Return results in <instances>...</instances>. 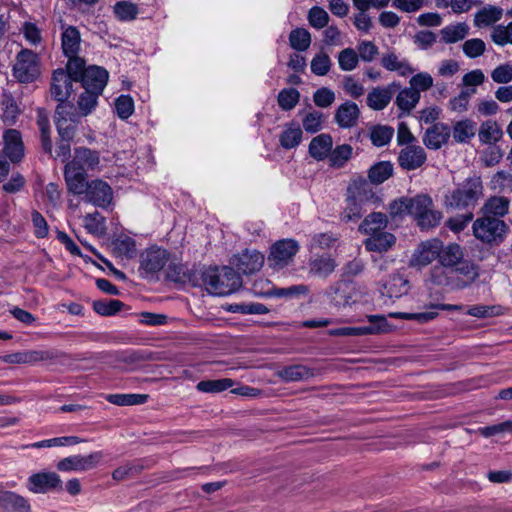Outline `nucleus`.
<instances>
[{
	"instance_id": "1",
	"label": "nucleus",
	"mask_w": 512,
	"mask_h": 512,
	"mask_svg": "<svg viewBox=\"0 0 512 512\" xmlns=\"http://www.w3.org/2000/svg\"><path fill=\"white\" fill-rule=\"evenodd\" d=\"M100 152L80 146L74 149L72 160L66 163L64 179L68 192L82 190L83 181L88 179V171L100 170Z\"/></svg>"
},
{
	"instance_id": "2",
	"label": "nucleus",
	"mask_w": 512,
	"mask_h": 512,
	"mask_svg": "<svg viewBox=\"0 0 512 512\" xmlns=\"http://www.w3.org/2000/svg\"><path fill=\"white\" fill-rule=\"evenodd\" d=\"M108 71L103 67L91 65L86 70V75L81 82L83 91L79 94L77 107L83 116L91 114L108 82Z\"/></svg>"
},
{
	"instance_id": "3",
	"label": "nucleus",
	"mask_w": 512,
	"mask_h": 512,
	"mask_svg": "<svg viewBox=\"0 0 512 512\" xmlns=\"http://www.w3.org/2000/svg\"><path fill=\"white\" fill-rule=\"evenodd\" d=\"M483 196L482 179L478 175H473L457 184L454 189L449 190L444 196L443 204L447 209L470 211Z\"/></svg>"
},
{
	"instance_id": "4",
	"label": "nucleus",
	"mask_w": 512,
	"mask_h": 512,
	"mask_svg": "<svg viewBox=\"0 0 512 512\" xmlns=\"http://www.w3.org/2000/svg\"><path fill=\"white\" fill-rule=\"evenodd\" d=\"M199 276L206 290L213 295H230L242 287L241 276L232 267H209L199 272Z\"/></svg>"
},
{
	"instance_id": "5",
	"label": "nucleus",
	"mask_w": 512,
	"mask_h": 512,
	"mask_svg": "<svg viewBox=\"0 0 512 512\" xmlns=\"http://www.w3.org/2000/svg\"><path fill=\"white\" fill-rule=\"evenodd\" d=\"M87 68H80L76 72L67 68V66L65 69H55L50 81L51 97L59 103L67 101L74 92L73 83L79 82L81 84Z\"/></svg>"
},
{
	"instance_id": "6",
	"label": "nucleus",
	"mask_w": 512,
	"mask_h": 512,
	"mask_svg": "<svg viewBox=\"0 0 512 512\" xmlns=\"http://www.w3.org/2000/svg\"><path fill=\"white\" fill-rule=\"evenodd\" d=\"M473 235L481 242L490 246H498L505 239L508 225L498 217L483 215L473 223Z\"/></svg>"
},
{
	"instance_id": "7",
	"label": "nucleus",
	"mask_w": 512,
	"mask_h": 512,
	"mask_svg": "<svg viewBox=\"0 0 512 512\" xmlns=\"http://www.w3.org/2000/svg\"><path fill=\"white\" fill-rule=\"evenodd\" d=\"M410 215L422 229L436 227L442 218V213L434 209L433 200L427 194H419L411 198Z\"/></svg>"
},
{
	"instance_id": "8",
	"label": "nucleus",
	"mask_w": 512,
	"mask_h": 512,
	"mask_svg": "<svg viewBox=\"0 0 512 512\" xmlns=\"http://www.w3.org/2000/svg\"><path fill=\"white\" fill-rule=\"evenodd\" d=\"M12 72L20 83L35 81L40 75L38 55L32 50L22 49L16 56Z\"/></svg>"
},
{
	"instance_id": "9",
	"label": "nucleus",
	"mask_w": 512,
	"mask_h": 512,
	"mask_svg": "<svg viewBox=\"0 0 512 512\" xmlns=\"http://www.w3.org/2000/svg\"><path fill=\"white\" fill-rule=\"evenodd\" d=\"M81 37L80 32L75 26H68L64 29L61 36V45L63 54L68 58L67 68L78 71L85 68L86 62L78 56L80 50Z\"/></svg>"
},
{
	"instance_id": "10",
	"label": "nucleus",
	"mask_w": 512,
	"mask_h": 512,
	"mask_svg": "<svg viewBox=\"0 0 512 512\" xmlns=\"http://www.w3.org/2000/svg\"><path fill=\"white\" fill-rule=\"evenodd\" d=\"M170 253L163 248L152 246L140 254L139 273L144 278H153L167 264Z\"/></svg>"
},
{
	"instance_id": "11",
	"label": "nucleus",
	"mask_w": 512,
	"mask_h": 512,
	"mask_svg": "<svg viewBox=\"0 0 512 512\" xmlns=\"http://www.w3.org/2000/svg\"><path fill=\"white\" fill-rule=\"evenodd\" d=\"M83 186L81 191L71 193L73 195H85L88 202L101 208H107L111 204L113 191L107 182L101 179H94L89 182L88 179H86L83 181Z\"/></svg>"
},
{
	"instance_id": "12",
	"label": "nucleus",
	"mask_w": 512,
	"mask_h": 512,
	"mask_svg": "<svg viewBox=\"0 0 512 512\" xmlns=\"http://www.w3.org/2000/svg\"><path fill=\"white\" fill-rule=\"evenodd\" d=\"M26 487L35 494L61 492L63 482L57 473L43 471L32 474L27 480Z\"/></svg>"
},
{
	"instance_id": "13",
	"label": "nucleus",
	"mask_w": 512,
	"mask_h": 512,
	"mask_svg": "<svg viewBox=\"0 0 512 512\" xmlns=\"http://www.w3.org/2000/svg\"><path fill=\"white\" fill-rule=\"evenodd\" d=\"M327 295L335 306H347L355 303L359 295L357 283L340 279L327 289Z\"/></svg>"
},
{
	"instance_id": "14",
	"label": "nucleus",
	"mask_w": 512,
	"mask_h": 512,
	"mask_svg": "<svg viewBox=\"0 0 512 512\" xmlns=\"http://www.w3.org/2000/svg\"><path fill=\"white\" fill-rule=\"evenodd\" d=\"M298 250L297 241L293 239L279 240L271 247L268 263L273 268H283L293 260Z\"/></svg>"
},
{
	"instance_id": "15",
	"label": "nucleus",
	"mask_w": 512,
	"mask_h": 512,
	"mask_svg": "<svg viewBox=\"0 0 512 512\" xmlns=\"http://www.w3.org/2000/svg\"><path fill=\"white\" fill-rule=\"evenodd\" d=\"M369 325L361 327H340L330 331L332 336H364L379 334L387 331L388 322L384 316H367Z\"/></svg>"
},
{
	"instance_id": "16",
	"label": "nucleus",
	"mask_w": 512,
	"mask_h": 512,
	"mask_svg": "<svg viewBox=\"0 0 512 512\" xmlns=\"http://www.w3.org/2000/svg\"><path fill=\"white\" fill-rule=\"evenodd\" d=\"M439 255H441V240L434 238L421 242L411 257L410 266H427L434 260L439 259Z\"/></svg>"
},
{
	"instance_id": "17",
	"label": "nucleus",
	"mask_w": 512,
	"mask_h": 512,
	"mask_svg": "<svg viewBox=\"0 0 512 512\" xmlns=\"http://www.w3.org/2000/svg\"><path fill=\"white\" fill-rule=\"evenodd\" d=\"M347 194L365 207L381 203V198L373 191L371 183L362 177L352 180L347 187Z\"/></svg>"
},
{
	"instance_id": "18",
	"label": "nucleus",
	"mask_w": 512,
	"mask_h": 512,
	"mask_svg": "<svg viewBox=\"0 0 512 512\" xmlns=\"http://www.w3.org/2000/svg\"><path fill=\"white\" fill-rule=\"evenodd\" d=\"M230 263L236 267L237 273L250 275L259 271L264 264V255L256 250L245 249L234 255Z\"/></svg>"
},
{
	"instance_id": "19",
	"label": "nucleus",
	"mask_w": 512,
	"mask_h": 512,
	"mask_svg": "<svg viewBox=\"0 0 512 512\" xmlns=\"http://www.w3.org/2000/svg\"><path fill=\"white\" fill-rule=\"evenodd\" d=\"M102 458L101 452H94L87 456L73 455L57 463L59 471H87L96 467Z\"/></svg>"
},
{
	"instance_id": "20",
	"label": "nucleus",
	"mask_w": 512,
	"mask_h": 512,
	"mask_svg": "<svg viewBox=\"0 0 512 512\" xmlns=\"http://www.w3.org/2000/svg\"><path fill=\"white\" fill-rule=\"evenodd\" d=\"M12 163H18L24 157V143L21 133L16 129H8L3 133V153Z\"/></svg>"
},
{
	"instance_id": "21",
	"label": "nucleus",
	"mask_w": 512,
	"mask_h": 512,
	"mask_svg": "<svg viewBox=\"0 0 512 512\" xmlns=\"http://www.w3.org/2000/svg\"><path fill=\"white\" fill-rule=\"evenodd\" d=\"M397 160L402 169L411 171L420 168L426 162L427 155L423 147L408 145L400 150Z\"/></svg>"
},
{
	"instance_id": "22",
	"label": "nucleus",
	"mask_w": 512,
	"mask_h": 512,
	"mask_svg": "<svg viewBox=\"0 0 512 512\" xmlns=\"http://www.w3.org/2000/svg\"><path fill=\"white\" fill-rule=\"evenodd\" d=\"M450 136L451 129L447 124L436 123L426 130L423 143L428 149L437 150L448 142Z\"/></svg>"
},
{
	"instance_id": "23",
	"label": "nucleus",
	"mask_w": 512,
	"mask_h": 512,
	"mask_svg": "<svg viewBox=\"0 0 512 512\" xmlns=\"http://www.w3.org/2000/svg\"><path fill=\"white\" fill-rule=\"evenodd\" d=\"M399 88L400 85L396 83L383 88H373L367 95V105L373 110H383Z\"/></svg>"
},
{
	"instance_id": "24",
	"label": "nucleus",
	"mask_w": 512,
	"mask_h": 512,
	"mask_svg": "<svg viewBox=\"0 0 512 512\" xmlns=\"http://www.w3.org/2000/svg\"><path fill=\"white\" fill-rule=\"evenodd\" d=\"M452 267L440 265L434 266L430 271V281L441 287H448L452 290L463 289V284L456 283L457 272L452 271Z\"/></svg>"
},
{
	"instance_id": "25",
	"label": "nucleus",
	"mask_w": 512,
	"mask_h": 512,
	"mask_svg": "<svg viewBox=\"0 0 512 512\" xmlns=\"http://www.w3.org/2000/svg\"><path fill=\"white\" fill-rule=\"evenodd\" d=\"M1 512H32L30 500L14 491L3 490Z\"/></svg>"
},
{
	"instance_id": "26",
	"label": "nucleus",
	"mask_w": 512,
	"mask_h": 512,
	"mask_svg": "<svg viewBox=\"0 0 512 512\" xmlns=\"http://www.w3.org/2000/svg\"><path fill=\"white\" fill-rule=\"evenodd\" d=\"M360 110L358 105L351 101L341 104L335 112V122L341 128H351L358 122Z\"/></svg>"
},
{
	"instance_id": "27",
	"label": "nucleus",
	"mask_w": 512,
	"mask_h": 512,
	"mask_svg": "<svg viewBox=\"0 0 512 512\" xmlns=\"http://www.w3.org/2000/svg\"><path fill=\"white\" fill-rule=\"evenodd\" d=\"M198 275L199 273L189 271L184 265L176 263H170L166 270L168 280L181 284L191 283L193 286L200 285Z\"/></svg>"
},
{
	"instance_id": "28",
	"label": "nucleus",
	"mask_w": 512,
	"mask_h": 512,
	"mask_svg": "<svg viewBox=\"0 0 512 512\" xmlns=\"http://www.w3.org/2000/svg\"><path fill=\"white\" fill-rule=\"evenodd\" d=\"M395 242L396 237L392 233L381 231L370 235L364 241V246L367 251L383 253L390 250L395 245Z\"/></svg>"
},
{
	"instance_id": "29",
	"label": "nucleus",
	"mask_w": 512,
	"mask_h": 512,
	"mask_svg": "<svg viewBox=\"0 0 512 512\" xmlns=\"http://www.w3.org/2000/svg\"><path fill=\"white\" fill-rule=\"evenodd\" d=\"M318 370L305 365L297 364L286 366L277 372L285 382L304 381L314 377Z\"/></svg>"
},
{
	"instance_id": "30",
	"label": "nucleus",
	"mask_w": 512,
	"mask_h": 512,
	"mask_svg": "<svg viewBox=\"0 0 512 512\" xmlns=\"http://www.w3.org/2000/svg\"><path fill=\"white\" fill-rule=\"evenodd\" d=\"M408 280L399 273H393L382 284L381 294L389 298H400L408 292Z\"/></svg>"
},
{
	"instance_id": "31",
	"label": "nucleus",
	"mask_w": 512,
	"mask_h": 512,
	"mask_svg": "<svg viewBox=\"0 0 512 512\" xmlns=\"http://www.w3.org/2000/svg\"><path fill=\"white\" fill-rule=\"evenodd\" d=\"M332 146V137L329 134H320L311 140L309 154L318 161L324 160L329 156Z\"/></svg>"
},
{
	"instance_id": "32",
	"label": "nucleus",
	"mask_w": 512,
	"mask_h": 512,
	"mask_svg": "<svg viewBox=\"0 0 512 512\" xmlns=\"http://www.w3.org/2000/svg\"><path fill=\"white\" fill-rule=\"evenodd\" d=\"M388 225L387 215L381 212L368 214L359 225V231L366 235H372L383 231Z\"/></svg>"
},
{
	"instance_id": "33",
	"label": "nucleus",
	"mask_w": 512,
	"mask_h": 512,
	"mask_svg": "<svg viewBox=\"0 0 512 512\" xmlns=\"http://www.w3.org/2000/svg\"><path fill=\"white\" fill-rule=\"evenodd\" d=\"M477 132V124L471 119H463L453 124L451 135L457 143H468Z\"/></svg>"
},
{
	"instance_id": "34",
	"label": "nucleus",
	"mask_w": 512,
	"mask_h": 512,
	"mask_svg": "<svg viewBox=\"0 0 512 512\" xmlns=\"http://www.w3.org/2000/svg\"><path fill=\"white\" fill-rule=\"evenodd\" d=\"M336 267L335 259L329 255H322L310 260L309 273L314 276L327 278L335 271Z\"/></svg>"
},
{
	"instance_id": "35",
	"label": "nucleus",
	"mask_w": 512,
	"mask_h": 512,
	"mask_svg": "<svg viewBox=\"0 0 512 512\" xmlns=\"http://www.w3.org/2000/svg\"><path fill=\"white\" fill-rule=\"evenodd\" d=\"M510 201L506 197L493 196L490 197L482 207L481 211L483 215L489 217H498L501 219L508 213Z\"/></svg>"
},
{
	"instance_id": "36",
	"label": "nucleus",
	"mask_w": 512,
	"mask_h": 512,
	"mask_svg": "<svg viewBox=\"0 0 512 512\" xmlns=\"http://www.w3.org/2000/svg\"><path fill=\"white\" fill-rule=\"evenodd\" d=\"M463 257V248L459 244L451 243L444 246L441 241V255H439V262L443 266L454 267L461 263Z\"/></svg>"
},
{
	"instance_id": "37",
	"label": "nucleus",
	"mask_w": 512,
	"mask_h": 512,
	"mask_svg": "<svg viewBox=\"0 0 512 512\" xmlns=\"http://www.w3.org/2000/svg\"><path fill=\"white\" fill-rule=\"evenodd\" d=\"M502 16V8L498 6L487 5L475 14L474 25L477 27L490 26L499 21Z\"/></svg>"
},
{
	"instance_id": "38",
	"label": "nucleus",
	"mask_w": 512,
	"mask_h": 512,
	"mask_svg": "<svg viewBox=\"0 0 512 512\" xmlns=\"http://www.w3.org/2000/svg\"><path fill=\"white\" fill-rule=\"evenodd\" d=\"M503 136V131L498 123L494 120H486L482 122L478 130V137L483 144H494Z\"/></svg>"
},
{
	"instance_id": "39",
	"label": "nucleus",
	"mask_w": 512,
	"mask_h": 512,
	"mask_svg": "<svg viewBox=\"0 0 512 512\" xmlns=\"http://www.w3.org/2000/svg\"><path fill=\"white\" fill-rule=\"evenodd\" d=\"M393 175V164L390 161L375 163L368 170V179L371 184L379 185Z\"/></svg>"
},
{
	"instance_id": "40",
	"label": "nucleus",
	"mask_w": 512,
	"mask_h": 512,
	"mask_svg": "<svg viewBox=\"0 0 512 512\" xmlns=\"http://www.w3.org/2000/svg\"><path fill=\"white\" fill-rule=\"evenodd\" d=\"M302 140V130L297 123H290L280 134L279 141L283 148L292 149L300 144Z\"/></svg>"
},
{
	"instance_id": "41",
	"label": "nucleus",
	"mask_w": 512,
	"mask_h": 512,
	"mask_svg": "<svg viewBox=\"0 0 512 512\" xmlns=\"http://www.w3.org/2000/svg\"><path fill=\"white\" fill-rule=\"evenodd\" d=\"M2 119L7 125H13L20 114L19 107L11 94L4 93L1 99Z\"/></svg>"
},
{
	"instance_id": "42",
	"label": "nucleus",
	"mask_w": 512,
	"mask_h": 512,
	"mask_svg": "<svg viewBox=\"0 0 512 512\" xmlns=\"http://www.w3.org/2000/svg\"><path fill=\"white\" fill-rule=\"evenodd\" d=\"M420 100V93L411 87L401 90L396 97V105L400 110L410 113Z\"/></svg>"
},
{
	"instance_id": "43",
	"label": "nucleus",
	"mask_w": 512,
	"mask_h": 512,
	"mask_svg": "<svg viewBox=\"0 0 512 512\" xmlns=\"http://www.w3.org/2000/svg\"><path fill=\"white\" fill-rule=\"evenodd\" d=\"M468 31L469 27L466 23H457L444 27L441 29L440 34L443 42L451 44L463 40L468 34Z\"/></svg>"
},
{
	"instance_id": "44",
	"label": "nucleus",
	"mask_w": 512,
	"mask_h": 512,
	"mask_svg": "<svg viewBox=\"0 0 512 512\" xmlns=\"http://www.w3.org/2000/svg\"><path fill=\"white\" fill-rule=\"evenodd\" d=\"M311 34L305 28H295L289 34V44L292 49L303 52L311 45Z\"/></svg>"
},
{
	"instance_id": "45",
	"label": "nucleus",
	"mask_w": 512,
	"mask_h": 512,
	"mask_svg": "<svg viewBox=\"0 0 512 512\" xmlns=\"http://www.w3.org/2000/svg\"><path fill=\"white\" fill-rule=\"evenodd\" d=\"M353 148L349 144H342L331 149L329 154L330 166L334 168H342L352 157Z\"/></svg>"
},
{
	"instance_id": "46",
	"label": "nucleus",
	"mask_w": 512,
	"mask_h": 512,
	"mask_svg": "<svg viewBox=\"0 0 512 512\" xmlns=\"http://www.w3.org/2000/svg\"><path fill=\"white\" fill-rule=\"evenodd\" d=\"M147 394H109L106 400L118 406L141 405L147 402Z\"/></svg>"
},
{
	"instance_id": "47",
	"label": "nucleus",
	"mask_w": 512,
	"mask_h": 512,
	"mask_svg": "<svg viewBox=\"0 0 512 512\" xmlns=\"http://www.w3.org/2000/svg\"><path fill=\"white\" fill-rule=\"evenodd\" d=\"M82 117L84 116L81 111L71 102L65 101L56 106L55 118H64L67 122L78 125Z\"/></svg>"
},
{
	"instance_id": "48",
	"label": "nucleus",
	"mask_w": 512,
	"mask_h": 512,
	"mask_svg": "<svg viewBox=\"0 0 512 512\" xmlns=\"http://www.w3.org/2000/svg\"><path fill=\"white\" fill-rule=\"evenodd\" d=\"M233 384L234 381L230 378L203 380L197 383L196 389L203 393H220L231 388Z\"/></svg>"
},
{
	"instance_id": "49",
	"label": "nucleus",
	"mask_w": 512,
	"mask_h": 512,
	"mask_svg": "<svg viewBox=\"0 0 512 512\" xmlns=\"http://www.w3.org/2000/svg\"><path fill=\"white\" fill-rule=\"evenodd\" d=\"M346 203L347 205L341 213V219L345 222L357 221L367 211V207L358 203V201L354 200L349 194H347Z\"/></svg>"
},
{
	"instance_id": "50",
	"label": "nucleus",
	"mask_w": 512,
	"mask_h": 512,
	"mask_svg": "<svg viewBox=\"0 0 512 512\" xmlns=\"http://www.w3.org/2000/svg\"><path fill=\"white\" fill-rule=\"evenodd\" d=\"M394 134V129L387 125H374L370 128V140L374 146L382 147L388 144Z\"/></svg>"
},
{
	"instance_id": "51",
	"label": "nucleus",
	"mask_w": 512,
	"mask_h": 512,
	"mask_svg": "<svg viewBox=\"0 0 512 512\" xmlns=\"http://www.w3.org/2000/svg\"><path fill=\"white\" fill-rule=\"evenodd\" d=\"M460 264V267L452 269V271L457 272L456 283L463 284V288H466L476 280L479 274L475 265L468 262H461Z\"/></svg>"
},
{
	"instance_id": "52",
	"label": "nucleus",
	"mask_w": 512,
	"mask_h": 512,
	"mask_svg": "<svg viewBox=\"0 0 512 512\" xmlns=\"http://www.w3.org/2000/svg\"><path fill=\"white\" fill-rule=\"evenodd\" d=\"M92 306L97 314L112 316L124 307V303L117 299H103L94 301Z\"/></svg>"
},
{
	"instance_id": "53",
	"label": "nucleus",
	"mask_w": 512,
	"mask_h": 512,
	"mask_svg": "<svg viewBox=\"0 0 512 512\" xmlns=\"http://www.w3.org/2000/svg\"><path fill=\"white\" fill-rule=\"evenodd\" d=\"M226 310L231 313L240 314H266L269 309L262 303H234L229 304Z\"/></svg>"
},
{
	"instance_id": "54",
	"label": "nucleus",
	"mask_w": 512,
	"mask_h": 512,
	"mask_svg": "<svg viewBox=\"0 0 512 512\" xmlns=\"http://www.w3.org/2000/svg\"><path fill=\"white\" fill-rule=\"evenodd\" d=\"M300 93L295 88L282 89L277 97L279 107L284 111L292 110L299 102Z\"/></svg>"
},
{
	"instance_id": "55",
	"label": "nucleus",
	"mask_w": 512,
	"mask_h": 512,
	"mask_svg": "<svg viewBox=\"0 0 512 512\" xmlns=\"http://www.w3.org/2000/svg\"><path fill=\"white\" fill-rule=\"evenodd\" d=\"M37 125L40 130L41 144L45 153L52 154V140L50 138V124L46 115L39 112Z\"/></svg>"
},
{
	"instance_id": "56",
	"label": "nucleus",
	"mask_w": 512,
	"mask_h": 512,
	"mask_svg": "<svg viewBox=\"0 0 512 512\" xmlns=\"http://www.w3.org/2000/svg\"><path fill=\"white\" fill-rule=\"evenodd\" d=\"M468 315L476 318H490L503 314V308L500 305H473L466 312Z\"/></svg>"
},
{
	"instance_id": "57",
	"label": "nucleus",
	"mask_w": 512,
	"mask_h": 512,
	"mask_svg": "<svg viewBox=\"0 0 512 512\" xmlns=\"http://www.w3.org/2000/svg\"><path fill=\"white\" fill-rule=\"evenodd\" d=\"M114 13L121 21H131L138 14V7L128 1H119L114 5Z\"/></svg>"
},
{
	"instance_id": "58",
	"label": "nucleus",
	"mask_w": 512,
	"mask_h": 512,
	"mask_svg": "<svg viewBox=\"0 0 512 512\" xmlns=\"http://www.w3.org/2000/svg\"><path fill=\"white\" fill-rule=\"evenodd\" d=\"M309 293L308 286L304 284L293 285L287 288H273L268 295L278 298H293L299 295H307Z\"/></svg>"
},
{
	"instance_id": "59",
	"label": "nucleus",
	"mask_w": 512,
	"mask_h": 512,
	"mask_svg": "<svg viewBox=\"0 0 512 512\" xmlns=\"http://www.w3.org/2000/svg\"><path fill=\"white\" fill-rule=\"evenodd\" d=\"M359 62L357 52L352 48L343 49L338 55L339 67L343 71H351L355 69Z\"/></svg>"
},
{
	"instance_id": "60",
	"label": "nucleus",
	"mask_w": 512,
	"mask_h": 512,
	"mask_svg": "<svg viewBox=\"0 0 512 512\" xmlns=\"http://www.w3.org/2000/svg\"><path fill=\"white\" fill-rule=\"evenodd\" d=\"M308 22L315 29H322L328 25L329 15L319 6L312 7L308 12Z\"/></svg>"
},
{
	"instance_id": "61",
	"label": "nucleus",
	"mask_w": 512,
	"mask_h": 512,
	"mask_svg": "<svg viewBox=\"0 0 512 512\" xmlns=\"http://www.w3.org/2000/svg\"><path fill=\"white\" fill-rule=\"evenodd\" d=\"M491 39L500 46H504L507 43L512 44V21L507 26H495L491 34Z\"/></svg>"
},
{
	"instance_id": "62",
	"label": "nucleus",
	"mask_w": 512,
	"mask_h": 512,
	"mask_svg": "<svg viewBox=\"0 0 512 512\" xmlns=\"http://www.w3.org/2000/svg\"><path fill=\"white\" fill-rule=\"evenodd\" d=\"M115 109L119 118L128 119L134 112V101L129 95H120L115 100Z\"/></svg>"
},
{
	"instance_id": "63",
	"label": "nucleus",
	"mask_w": 512,
	"mask_h": 512,
	"mask_svg": "<svg viewBox=\"0 0 512 512\" xmlns=\"http://www.w3.org/2000/svg\"><path fill=\"white\" fill-rule=\"evenodd\" d=\"M331 67V60L328 54L320 52L311 61V71L318 76L326 75Z\"/></svg>"
},
{
	"instance_id": "64",
	"label": "nucleus",
	"mask_w": 512,
	"mask_h": 512,
	"mask_svg": "<svg viewBox=\"0 0 512 512\" xmlns=\"http://www.w3.org/2000/svg\"><path fill=\"white\" fill-rule=\"evenodd\" d=\"M85 228L93 234H102L105 230V218L99 213L94 212L84 217Z\"/></svg>"
}]
</instances>
